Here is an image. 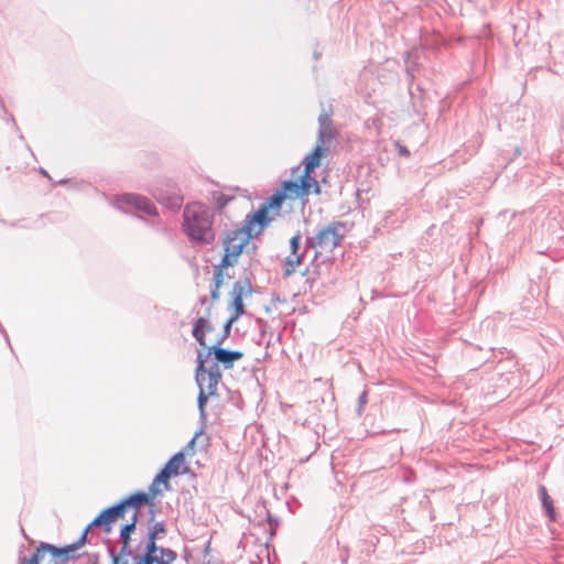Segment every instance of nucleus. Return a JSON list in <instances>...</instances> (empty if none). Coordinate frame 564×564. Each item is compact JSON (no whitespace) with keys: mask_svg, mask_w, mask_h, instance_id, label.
<instances>
[{"mask_svg":"<svg viewBox=\"0 0 564 564\" xmlns=\"http://www.w3.org/2000/svg\"><path fill=\"white\" fill-rule=\"evenodd\" d=\"M214 216L213 209L200 202L184 207L182 229L192 243L206 246L214 242Z\"/></svg>","mask_w":564,"mask_h":564,"instance_id":"f257e3e1","label":"nucleus"},{"mask_svg":"<svg viewBox=\"0 0 564 564\" xmlns=\"http://www.w3.org/2000/svg\"><path fill=\"white\" fill-rule=\"evenodd\" d=\"M347 232V224L340 220L318 226L314 235L306 236L305 251L315 250L314 260H316L322 252H333L335 248L339 247Z\"/></svg>","mask_w":564,"mask_h":564,"instance_id":"f03ea898","label":"nucleus"},{"mask_svg":"<svg viewBox=\"0 0 564 564\" xmlns=\"http://www.w3.org/2000/svg\"><path fill=\"white\" fill-rule=\"evenodd\" d=\"M166 532L164 521L152 523L149 527L144 553L135 556L133 564H172L176 560L177 553L172 549L158 546L156 544V541L164 536Z\"/></svg>","mask_w":564,"mask_h":564,"instance_id":"7ed1b4c3","label":"nucleus"},{"mask_svg":"<svg viewBox=\"0 0 564 564\" xmlns=\"http://www.w3.org/2000/svg\"><path fill=\"white\" fill-rule=\"evenodd\" d=\"M86 532H83L82 536L75 543L63 547L41 542L29 560L24 556H20L19 564H57V557L61 558L62 563H66L69 560L78 557L75 553L86 543Z\"/></svg>","mask_w":564,"mask_h":564,"instance_id":"20e7f679","label":"nucleus"},{"mask_svg":"<svg viewBox=\"0 0 564 564\" xmlns=\"http://www.w3.org/2000/svg\"><path fill=\"white\" fill-rule=\"evenodd\" d=\"M115 205L124 213L132 210L142 212L149 216H158L155 205L145 196L126 193L116 197Z\"/></svg>","mask_w":564,"mask_h":564,"instance_id":"39448f33","label":"nucleus"},{"mask_svg":"<svg viewBox=\"0 0 564 564\" xmlns=\"http://www.w3.org/2000/svg\"><path fill=\"white\" fill-rule=\"evenodd\" d=\"M251 294L252 284L249 278L238 280L234 283L232 290L230 292L232 301L228 306V310L232 312L230 317L238 319L246 313L243 306V297L250 296Z\"/></svg>","mask_w":564,"mask_h":564,"instance_id":"423d86ee","label":"nucleus"},{"mask_svg":"<svg viewBox=\"0 0 564 564\" xmlns=\"http://www.w3.org/2000/svg\"><path fill=\"white\" fill-rule=\"evenodd\" d=\"M329 148L325 147L321 143H316L314 150L306 155L302 164L304 165V170L302 175L306 178L311 180L314 183V192L318 194L321 192V187L317 181L312 176L313 171L321 165V160L324 155L328 153Z\"/></svg>","mask_w":564,"mask_h":564,"instance_id":"0eeeda50","label":"nucleus"},{"mask_svg":"<svg viewBox=\"0 0 564 564\" xmlns=\"http://www.w3.org/2000/svg\"><path fill=\"white\" fill-rule=\"evenodd\" d=\"M270 220L269 209L262 204L257 212L249 214L246 217L243 229L247 237L252 238L258 236Z\"/></svg>","mask_w":564,"mask_h":564,"instance_id":"6e6552de","label":"nucleus"},{"mask_svg":"<svg viewBox=\"0 0 564 564\" xmlns=\"http://www.w3.org/2000/svg\"><path fill=\"white\" fill-rule=\"evenodd\" d=\"M312 187H314V183L301 174L299 180L284 181L281 186V192L285 193L286 198L295 199L307 196Z\"/></svg>","mask_w":564,"mask_h":564,"instance_id":"1a4fd4ad","label":"nucleus"},{"mask_svg":"<svg viewBox=\"0 0 564 564\" xmlns=\"http://www.w3.org/2000/svg\"><path fill=\"white\" fill-rule=\"evenodd\" d=\"M205 354L206 351H197L195 380L204 382V377H212L214 381L221 380L223 375L219 367L220 364L215 360L212 365L207 367L206 364L209 358H205Z\"/></svg>","mask_w":564,"mask_h":564,"instance_id":"9d476101","label":"nucleus"},{"mask_svg":"<svg viewBox=\"0 0 564 564\" xmlns=\"http://www.w3.org/2000/svg\"><path fill=\"white\" fill-rule=\"evenodd\" d=\"M212 355L225 369L232 368L235 362L243 357V354L239 350H229L218 345L208 347V350L204 356L205 358H210Z\"/></svg>","mask_w":564,"mask_h":564,"instance_id":"9b49d317","label":"nucleus"},{"mask_svg":"<svg viewBox=\"0 0 564 564\" xmlns=\"http://www.w3.org/2000/svg\"><path fill=\"white\" fill-rule=\"evenodd\" d=\"M154 198L167 209L172 212L178 210L183 205V196L176 189L165 191V189H155L153 192Z\"/></svg>","mask_w":564,"mask_h":564,"instance_id":"f8f14e48","label":"nucleus"},{"mask_svg":"<svg viewBox=\"0 0 564 564\" xmlns=\"http://www.w3.org/2000/svg\"><path fill=\"white\" fill-rule=\"evenodd\" d=\"M318 124L317 143L329 148L330 142L335 138V130L330 117L326 112L321 113Z\"/></svg>","mask_w":564,"mask_h":564,"instance_id":"ddd939ff","label":"nucleus"},{"mask_svg":"<svg viewBox=\"0 0 564 564\" xmlns=\"http://www.w3.org/2000/svg\"><path fill=\"white\" fill-rule=\"evenodd\" d=\"M139 521V512L134 511L131 521L124 524L120 530V542H121V554H131L129 550L130 546V535L135 530V525Z\"/></svg>","mask_w":564,"mask_h":564,"instance_id":"4468645a","label":"nucleus"},{"mask_svg":"<svg viewBox=\"0 0 564 564\" xmlns=\"http://www.w3.org/2000/svg\"><path fill=\"white\" fill-rule=\"evenodd\" d=\"M124 505L129 508L134 509V511H139V509L143 506L150 505L153 506L151 497L149 494L144 491H137L126 498H123Z\"/></svg>","mask_w":564,"mask_h":564,"instance_id":"2eb2a0df","label":"nucleus"},{"mask_svg":"<svg viewBox=\"0 0 564 564\" xmlns=\"http://www.w3.org/2000/svg\"><path fill=\"white\" fill-rule=\"evenodd\" d=\"M115 522L109 508L104 509L84 530L86 535L95 527H104L105 532H110V523Z\"/></svg>","mask_w":564,"mask_h":564,"instance_id":"dca6fc26","label":"nucleus"},{"mask_svg":"<svg viewBox=\"0 0 564 564\" xmlns=\"http://www.w3.org/2000/svg\"><path fill=\"white\" fill-rule=\"evenodd\" d=\"M248 240V237L237 241V237H228L225 241V252L227 254H230V257L234 258V260H237V258L241 254L242 249Z\"/></svg>","mask_w":564,"mask_h":564,"instance_id":"f3484780","label":"nucleus"},{"mask_svg":"<svg viewBox=\"0 0 564 564\" xmlns=\"http://www.w3.org/2000/svg\"><path fill=\"white\" fill-rule=\"evenodd\" d=\"M539 496H540V499L542 502V507L545 510L546 516L549 517L550 521H555L556 516H555L553 500L550 497V495L547 494L545 486L541 485L539 487Z\"/></svg>","mask_w":564,"mask_h":564,"instance_id":"a211bd4d","label":"nucleus"},{"mask_svg":"<svg viewBox=\"0 0 564 564\" xmlns=\"http://www.w3.org/2000/svg\"><path fill=\"white\" fill-rule=\"evenodd\" d=\"M304 253L301 254H290L285 258L284 268H283V276L289 278L295 272L297 265H300L303 261Z\"/></svg>","mask_w":564,"mask_h":564,"instance_id":"6ab92c4d","label":"nucleus"},{"mask_svg":"<svg viewBox=\"0 0 564 564\" xmlns=\"http://www.w3.org/2000/svg\"><path fill=\"white\" fill-rule=\"evenodd\" d=\"M184 462V454L178 452L174 454L169 462L165 464V468L173 473V476H177L180 474H184L187 469L180 471V465Z\"/></svg>","mask_w":564,"mask_h":564,"instance_id":"aec40b11","label":"nucleus"},{"mask_svg":"<svg viewBox=\"0 0 564 564\" xmlns=\"http://www.w3.org/2000/svg\"><path fill=\"white\" fill-rule=\"evenodd\" d=\"M286 199L285 193L280 191H276L274 194H272L270 197L265 199L263 205L268 209H278L281 207L283 202Z\"/></svg>","mask_w":564,"mask_h":564,"instance_id":"412c9836","label":"nucleus"},{"mask_svg":"<svg viewBox=\"0 0 564 564\" xmlns=\"http://www.w3.org/2000/svg\"><path fill=\"white\" fill-rule=\"evenodd\" d=\"M205 388L199 389V393L197 397V405L199 411V417L202 420L206 419V404L209 397H213V394H209L208 392H205Z\"/></svg>","mask_w":564,"mask_h":564,"instance_id":"4be33fe9","label":"nucleus"},{"mask_svg":"<svg viewBox=\"0 0 564 564\" xmlns=\"http://www.w3.org/2000/svg\"><path fill=\"white\" fill-rule=\"evenodd\" d=\"M204 382L196 381L199 389L205 388V392H208L209 394L216 395L217 394V387L220 382V380H213L212 377H204Z\"/></svg>","mask_w":564,"mask_h":564,"instance_id":"5701e85b","label":"nucleus"},{"mask_svg":"<svg viewBox=\"0 0 564 564\" xmlns=\"http://www.w3.org/2000/svg\"><path fill=\"white\" fill-rule=\"evenodd\" d=\"M109 510L112 514L113 521H116L117 519L122 518L124 516L126 511L128 510V507L124 505V501L122 499L117 505L109 507Z\"/></svg>","mask_w":564,"mask_h":564,"instance_id":"b1692460","label":"nucleus"},{"mask_svg":"<svg viewBox=\"0 0 564 564\" xmlns=\"http://www.w3.org/2000/svg\"><path fill=\"white\" fill-rule=\"evenodd\" d=\"M213 199H214L217 208L221 209L232 199V197H229L220 192H215L213 194Z\"/></svg>","mask_w":564,"mask_h":564,"instance_id":"393cba45","label":"nucleus"},{"mask_svg":"<svg viewBox=\"0 0 564 564\" xmlns=\"http://www.w3.org/2000/svg\"><path fill=\"white\" fill-rule=\"evenodd\" d=\"M236 321H237L236 318L229 317V319L224 325V330H223L221 336L217 339V341L214 345L221 346V344L225 341V339H227L228 336L230 335L231 326Z\"/></svg>","mask_w":564,"mask_h":564,"instance_id":"a878e982","label":"nucleus"},{"mask_svg":"<svg viewBox=\"0 0 564 564\" xmlns=\"http://www.w3.org/2000/svg\"><path fill=\"white\" fill-rule=\"evenodd\" d=\"M173 476V473L163 467L160 473L154 477L155 482L163 484L165 487L169 486V479Z\"/></svg>","mask_w":564,"mask_h":564,"instance_id":"bb28decb","label":"nucleus"},{"mask_svg":"<svg viewBox=\"0 0 564 564\" xmlns=\"http://www.w3.org/2000/svg\"><path fill=\"white\" fill-rule=\"evenodd\" d=\"M192 335L202 347H207L205 339V328L193 326Z\"/></svg>","mask_w":564,"mask_h":564,"instance_id":"cd10ccee","label":"nucleus"},{"mask_svg":"<svg viewBox=\"0 0 564 564\" xmlns=\"http://www.w3.org/2000/svg\"><path fill=\"white\" fill-rule=\"evenodd\" d=\"M192 335L202 347H207L205 339V328L193 326Z\"/></svg>","mask_w":564,"mask_h":564,"instance_id":"c85d7f7f","label":"nucleus"},{"mask_svg":"<svg viewBox=\"0 0 564 564\" xmlns=\"http://www.w3.org/2000/svg\"><path fill=\"white\" fill-rule=\"evenodd\" d=\"M301 234L297 232L295 236H293L290 240V249H291V254H300L299 253V249H300V245H301Z\"/></svg>","mask_w":564,"mask_h":564,"instance_id":"c756f323","label":"nucleus"},{"mask_svg":"<svg viewBox=\"0 0 564 564\" xmlns=\"http://www.w3.org/2000/svg\"><path fill=\"white\" fill-rule=\"evenodd\" d=\"M237 260H234L232 257H230V254H227L225 252L220 263L218 265L215 267V269H221V271H224V269H227L228 267H231L235 264Z\"/></svg>","mask_w":564,"mask_h":564,"instance_id":"7c9ffc66","label":"nucleus"},{"mask_svg":"<svg viewBox=\"0 0 564 564\" xmlns=\"http://www.w3.org/2000/svg\"><path fill=\"white\" fill-rule=\"evenodd\" d=\"M367 402H368L367 391H362L361 394L358 397V406H357L358 414L362 413L364 408L367 404Z\"/></svg>","mask_w":564,"mask_h":564,"instance_id":"2f4dec72","label":"nucleus"},{"mask_svg":"<svg viewBox=\"0 0 564 564\" xmlns=\"http://www.w3.org/2000/svg\"><path fill=\"white\" fill-rule=\"evenodd\" d=\"M224 281V271L221 269H214V285L216 289H220Z\"/></svg>","mask_w":564,"mask_h":564,"instance_id":"473e14b6","label":"nucleus"},{"mask_svg":"<svg viewBox=\"0 0 564 564\" xmlns=\"http://www.w3.org/2000/svg\"><path fill=\"white\" fill-rule=\"evenodd\" d=\"M194 326H197L198 328L199 327H202V328L208 327V330H213V326L205 317H198L195 321Z\"/></svg>","mask_w":564,"mask_h":564,"instance_id":"72a5a7b5","label":"nucleus"},{"mask_svg":"<svg viewBox=\"0 0 564 564\" xmlns=\"http://www.w3.org/2000/svg\"><path fill=\"white\" fill-rule=\"evenodd\" d=\"M159 485L160 484L155 482V479H153L151 485L149 486V495H150L151 499L161 492L159 489Z\"/></svg>","mask_w":564,"mask_h":564,"instance_id":"f704fd0d","label":"nucleus"},{"mask_svg":"<svg viewBox=\"0 0 564 564\" xmlns=\"http://www.w3.org/2000/svg\"><path fill=\"white\" fill-rule=\"evenodd\" d=\"M415 68L413 65L406 67V75L410 80V85L412 84V80L414 78Z\"/></svg>","mask_w":564,"mask_h":564,"instance_id":"c9c22d12","label":"nucleus"},{"mask_svg":"<svg viewBox=\"0 0 564 564\" xmlns=\"http://www.w3.org/2000/svg\"><path fill=\"white\" fill-rule=\"evenodd\" d=\"M210 296L213 300L219 299V289H216V285H214L210 290Z\"/></svg>","mask_w":564,"mask_h":564,"instance_id":"e433bc0d","label":"nucleus"},{"mask_svg":"<svg viewBox=\"0 0 564 564\" xmlns=\"http://www.w3.org/2000/svg\"><path fill=\"white\" fill-rule=\"evenodd\" d=\"M110 554H111V557H112L113 564H118V557H117V555L115 554V552H113V551H111V552H110Z\"/></svg>","mask_w":564,"mask_h":564,"instance_id":"4c0bfd02","label":"nucleus"},{"mask_svg":"<svg viewBox=\"0 0 564 564\" xmlns=\"http://www.w3.org/2000/svg\"><path fill=\"white\" fill-rule=\"evenodd\" d=\"M400 153H401L402 155H409V154H410V152H409L405 148H401V149H400Z\"/></svg>","mask_w":564,"mask_h":564,"instance_id":"58836bf2","label":"nucleus"},{"mask_svg":"<svg viewBox=\"0 0 564 564\" xmlns=\"http://www.w3.org/2000/svg\"><path fill=\"white\" fill-rule=\"evenodd\" d=\"M197 435L198 434L196 433L195 436L189 441L188 446H192L195 443Z\"/></svg>","mask_w":564,"mask_h":564,"instance_id":"ea45409f","label":"nucleus"},{"mask_svg":"<svg viewBox=\"0 0 564 564\" xmlns=\"http://www.w3.org/2000/svg\"><path fill=\"white\" fill-rule=\"evenodd\" d=\"M347 556H348L347 553L341 555V561L344 564L347 563Z\"/></svg>","mask_w":564,"mask_h":564,"instance_id":"a19ab883","label":"nucleus"},{"mask_svg":"<svg viewBox=\"0 0 564 564\" xmlns=\"http://www.w3.org/2000/svg\"><path fill=\"white\" fill-rule=\"evenodd\" d=\"M41 174H43L44 176L50 178V175L47 174V172L44 169H41Z\"/></svg>","mask_w":564,"mask_h":564,"instance_id":"79ce46f5","label":"nucleus"},{"mask_svg":"<svg viewBox=\"0 0 564 564\" xmlns=\"http://www.w3.org/2000/svg\"><path fill=\"white\" fill-rule=\"evenodd\" d=\"M205 302H206V296H204V297H202V299H200V303H202V304H205Z\"/></svg>","mask_w":564,"mask_h":564,"instance_id":"37998d69","label":"nucleus"},{"mask_svg":"<svg viewBox=\"0 0 564 564\" xmlns=\"http://www.w3.org/2000/svg\"><path fill=\"white\" fill-rule=\"evenodd\" d=\"M66 182H67L66 180H61V181L58 182V184H65Z\"/></svg>","mask_w":564,"mask_h":564,"instance_id":"c03bdc74","label":"nucleus"},{"mask_svg":"<svg viewBox=\"0 0 564 564\" xmlns=\"http://www.w3.org/2000/svg\"><path fill=\"white\" fill-rule=\"evenodd\" d=\"M268 520L271 522L272 521V517L270 513H268Z\"/></svg>","mask_w":564,"mask_h":564,"instance_id":"a18cd8bd","label":"nucleus"},{"mask_svg":"<svg viewBox=\"0 0 564 564\" xmlns=\"http://www.w3.org/2000/svg\"><path fill=\"white\" fill-rule=\"evenodd\" d=\"M11 121H12V122H13V124L17 127V124H15V120H14V118H13V117H11Z\"/></svg>","mask_w":564,"mask_h":564,"instance_id":"49530a36","label":"nucleus"},{"mask_svg":"<svg viewBox=\"0 0 564 564\" xmlns=\"http://www.w3.org/2000/svg\"><path fill=\"white\" fill-rule=\"evenodd\" d=\"M207 332H209V330H208V327H205V334H206Z\"/></svg>","mask_w":564,"mask_h":564,"instance_id":"de8ad7c7","label":"nucleus"}]
</instances>
